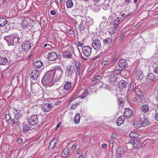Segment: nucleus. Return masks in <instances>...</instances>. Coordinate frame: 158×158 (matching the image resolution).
Returning a JSON list of instances; mask_svg holds the SVG:
<instances>
[{
	"instance_id": "28",
	"label": "nucleus",
	"mask_w": 158,
	"mask_h": 158,
	"mask_svg": "<svg viewBox=\"0 0 158 158\" xmlns=\"http://www.w3.org/2000/svg\"><path fill=\"white\" fill-rule=\"evenodd\" d=\"M117 27H112L109 29L108 31L109 33L111 35L115 34L118 31V30L117 28Z\"/></svg>"
},
{
	"instance_id": "35",
	"label": "nucleus",
	"mask_w": 158,
	"mask_h": 158,
	"mask_svg": "<svg viewBox=\"0 0 158 158\" xmlns=\"http://www.w3.org/2000/svg\"><path fill=\"white\" fill-rule=\"evenodd\" d=\"M81 118V116L78 113H77L74 119V122L75 124H78L79 123Z\"/></svg>"
},
{
	"instance_id": "42",
	"label": "nucleus",
	"mask_w": 158,
	"mask_h": 158,
	"mask_svg": "<svg viewBox=\"0 0 158 158\" xmlns=\"http://www.w3.org/2000/svg\"><path fill=\"white\" fill-rule=\"evenodd\" d=\"M88 94L89 92L88 90L86 89L84 90L82 94L80 96V97L82 99L84 98L88 95Z\"/></svg>"
},
{
	"instance_id": "22",
	"label": "nucleus",
	"mask_w": 158,
	"mask_h": 158,
	"mask_svg": "<svg viewBox=\"0 0 158 158\" xmlns=\"http://www.w3.org/2000/svg\"><path fill=\"white\" fill-rule=\"evenodd\" d=\"M125 116L122 115L119 117L116 120V123L118 126H120L122 124L125 119Z\"/></svg>"
},
{
	"instance_id": "15",
	"label": "nucleus",
	"mask_w": 158,
	"mask_h": 158,
	"mask_svg": "<svg viewBox=\"0 0 158 158\" xmlns=\"http://www.w3.org/2000/svg\"><path fill=\"white\" fill-rule=\"evenodd\" d=\"M52 108V106L49 103H44L42 105V110L45 112L50 111Z\"/></svg>"
},
{
	"instance_id": "41",
	"label": "nucleus",
	"mask_w": 158,
	"mask_h": 158,
	"mask_svg": "<svg viewBox=\"0 0 158 158\" xmlns=\"http://www.w3.org/2000/svg\"><path fill=\"white\" fill-rule=\"evenodd\" d=\"M66 6L68 8H72L73 5V4L72 1L71 0H68L66 2Z\"/></svg>"
},
{
	"instance_id": "37",
	"label": "nucleus",
	"mask_w": 158,
	"mask_h": 158,
	"mask_svg": "<svg viewBox=\"0 0 158 158\" xmlns=\"http://www.w3.org/2000/svg\"><path fill=\"white\" fill-rule=\"evenodd\" d=\"M120 22L119 18L117 17L113 22V27H117L118 26Z\"/></svg>"
},
{
	"instance_id": "64",
	"label": "nucleus",
	"mask_w": 158,
	"mask_h": 158,
	"mask_svg": "<svg viewBox=\"0 0 158 158\" xmlns=\"http://www.w3.org/2000/svg\"><path fill=\"white\" fill-rule=\"evenodd\" d=\"M155 119L157 121H158V113H156L155 116L154 117Z\"/></svg>"
},
{
	"instance_id": "62",
	"label": "nucleus",
	"mask_w": 158,
	"mask_h": 158,
	"mask_svg": "<svg viewBox=\"0 0 158 158\" xmlns=\"http://www.w3.org/2000/svg\"><path fill=\"white\" fill-rule=\"evenodd\" d=\"M77 45L79 47H82V46L83 45V44L79 41H78Z\"/></svg>"
},
{
	"instance_id": "12",
	"label": "nucleus",
	"mask_w": 158,
	"mask_h": 158,
	"mask_svg": "<svg viewBox=\"0 0 158 158\" xmlns=\"http://www.w3.org/2000/svg\"><path fill=\"white\" fill-rule=\"evenodd\" d=\"M67 73L68 76L70 77L75 72V69L73 65H69L67 67Z\"/></svg>"
},
{
	"instance_id": "40",
	"label": "nucleus",
	"mask_w": 158,
	"mask_h": 158,
	"mask_svg": "<svg viewBox=\"0 0 158 158\" xmlns=\"http://www.w3.org/2000/svg\"><path fill=\"white\" fill-rule=\"evenodd\" d=\"M102 8L105 10L108 9L110 7L107 1H106L102 5Z\"/></svg>"
},
{
	"instance_id": "52",
	"label": "nucleus",
	"mask_w": 158,
	"mask_h": 158,
	"mask_svg": "<svg viewBox=\"0 0 158 158\" xmlns=\"http://www.w3.org/2000/svg\"><path fill=\"white\" fill-rule=\"evenodd\" d=\"M118 103L120 104L121 105V106L123 104V100L122 98H118Z\"/></svg>"
},
{
	"instance_id": "63",
	"label": "nucleus",
	"mask_w": 158,
	"mask_h": 158,
	"mask_svg": "<svg viewBox=\"0 0 158 158\" xmlns=\"http://www.w3.org/2000/svg\"><path fill=\"white\" fill-rule=\"evenodd\" d=\"M107 147V145L106 144H103L101 145V147L103 148H105Z\"/></svg>"
},
{
	"instance_id": "45",
	"label": "nucleus",
	"mask_w": 158,
	"mask_h": 158,
	"mask_svg": "<svg viewBox=\"0 0 158 158\" xmlns=\"http://www.w3.org/2000/svg\"><path fill=\"white\" fill-rule=\"evenodd\" d=\"M94 11L98 12L99 11L101 8V7L100 6L96 4L94 6Z\"/></svg>"
},
{
	"instance_id": "18",
	"label": "nucleus",
	"mask_w": 158,
	"mask_h": 158,
	"mask_svg": "<svg viewBox=\"0 0 158 158\" xmlns=\"http://www.w3.org/2000/svg\"><path fill=\"white\" fill-rule=\"evenodd\" d=\"M124 151L121 147L118 148L116 151V155L118 158H121L124 153Z\"/></svg>"
},
{
	"instance_id": "53",
	"label": "nucleus",
	"mask_w": 158,
	"mask_h": 158,
	"mask_svg": "<svg viewBox=\"0 0 158 158\" xmlns=\"http://www.w3.org/2000/svg\"><path fill=\"white\" fill-rule=\"evenodd\" d=\"M121 7L118 6L115 9V11L116 13H117L118 12L119 13L121 11Z\"/></svg>"
},
{
	"instance_id": "32",
	"label": "nucleus",
	"mask_w": 158,
	"mask_h": 158,
	"mask_svg": "<svg viewBox=\"0 0 158 158\" xmlns=\"http://www.w3.org/2000/svg\"><path fill=\"white\" fill-rule=\"evenodd\" d=\"M8 21L4 18H0V27L5 26L7 23Z\"/></svg>"
},
{
	"instance_id": "27",
	"label": "nucleus",
	"mask_w": 158,
	"mask_h": 158,
	"mask_svg": "<svg viewBox=\"0 0 158 158\" xmlns=\"http://www.w3.org/2000/svg\"><path fill=\"white\" fill-rule=\"evenodd\" d=\"M7 62V60L5 57L0 56V65H6Z\"/></svg>"
},
{
	"instance_id": "6",
	"label": "nucleus",
	"mask_w": 158,
	"mask_h": 158,
	"mask_svg": "<svg viewBox=\"0 0 158 158\" xmlns=\"http://www.w3.org/2000/svg\"><path fill=\"white\" fill-rule=\"evenodd\" d=\"M84 55L87 57H89L92 53V48L89 46H84L82 48Z\"/></svg>"
},
{
	"instance_id": "30",
	"label": "nucleus",
	"mask_w": 158,
	"mask_h": 158,
	"mask_svg": "<svg viewBox=\"0 0 158 158\" xmlns=\"http://www.w3.org/2000/svg\"><path fill=\"white\" fill-rule=\"evenodd\" d=\"M57 142V139H52L50 142V144L49 145V148L53 149L55 146Z\"/></svg>"
},
{
	"instance_id": "48",
	"label": "nucleus",
	"mask_w": 158,
	"mask_h": 158,
	"mask_svg": "<svg viewBox=\"0 0 158 158\" xmlns=\"http://www.w3.org/2000/svg\"><path fill=\"white\" fill-rule=\"evenodd\" d=\"M29 129V127L28 125L26 124L24 125L23 130L25 132L27 131Z\"/></svg>"
},
{
	"instance_id": "44",
	"label": "nucleus",
	"mask_w": 158,
	"mask_h": 158,
	"mask_svg": "<svg viewBox=\"0 0 158 158\" xmlns=\"http://www.w3.org/2000/svg\"><path fill=\"white\" fill-rule=\"evenodd\" d=\"M141 122H142V123H141V125H142V127H145L148 124V119L146 118L142 121Z\"/></svg>"
},
{
	"instance_id": "61",
	"label": "nucleus",
	"mask_w": 158,
	"mask_h": 158,
	"mask_svg": "<svg viewBox=\"0 0 158 158\" xmlns=\"http://www.w3.org/2000/svg\"><path fill=\"white\" fill-rule=\"evenodd\" d=\"M102 64L104 65H110V64H109V62H108L107 61H102Z\"/></svg>"
},
{
	"instance_id": "47",
	"label": "nucleus",
	"mask_w": 158,
	"mask_h": 158,
	"mask_svg": "<svg viewBox=\"0 0 158 158\" xmlns=\"http://www.w3.org/2000/svg\"><path fill=\"white\" fill-rule=\"evenodd\" d=\"M142 125H141V123H136L134 124L133 126L136 129H138L142 127Z\"/></svg>"
},
{
	"instance_id": "21",
	"label": "nucleus",
	"mask_w": 158,
	"mask_h": 158,
	"mask_svg": "<svg viewBox=\"0 0 158 158\" xmlns=\"http://www.w3.org/2000/svg\"><path fill=\"white\" fill-rule=\"evenodd\" d=\"M112 39L111 37L106 38L103 39V42L105 46L110 44L112 42Z\"/></svg>"
},
{
	"instance_id": "14",
	"label": "nucleus",
	"mask_w": 158,
	"mask_h": 158,
	"mask_svg": "<svg viewBox=\"0 0 158 158\" xmlns=\"http://www.w3.org/2000/svg\"><path fill=\"white\" fill-rule=\"evenodd\" d=\"M130 143L132 144L134 148H138L141 146V143L139 140L134 139L130 140Z\"/></svg>"
},
{
	"instance_id": "29",
	"label": "nucleus",
	"mask_w": 158,
	"mask_h": 158,
	"mask_svg": "<svg viewBox=\"0 0 158 158\" xmlns=\"http://www.w3.org/2000/svg\"><path fill=\"white\" fill-rule=\"evenodd\" d=\"M140 109L141 111L144 113L148 112L149 110V107L147 105H142L140 107Z\"/></svg>"
},
{
	"instance_id": "33",
	"label": "nucleus",
	"mask_w": 158,
	"mask_h": 158,
	"mask_svg": "<svg viewBox=\"0 0 158 158\" xmlns=\"http://www.w3.org/2000/svg\"><path fill=\"white\" fill-rule=\"evenodd\" d=\"M72 54L70 51H67L64 52L63 54V56L64 58H71L72 57Z\"/></svg>"
},
{
	"instance_id": "24",
	"label": "nucleus",
	"mask_w": 158,
	"mask_h": 158,
	"mask_svg": "<svg viewBox=\"0 0 158 158\" xmlns=\"http://www.w3.org/2000/svg\"><path fill=\"white\" fill-rule=\"evenodd\" d=\"M74 63L75 64V66L77 71L79 73H80V71L82 68V65L81 63L77 61H74Z\"/></svg>"
},
{
	"instance_id": "20",
	"label": "nucleus",
	"mask_w": 158,
	"mask_h": 158,
	"mask_svg": "<svg viewBox=\"0 0 158 158\" xmlns=\"http://www.w3.org/2000/svg\"><path fill=\"white\" fill-rule=\"evenodd\" d=\"M155 79V75L152 73H149L147 76V80L148 81L152 82Z\"/></svg>"
},
{
	"instance_id": "11",
	"label": "nucleus",
	"mask_w": 158,
	"mask_h": 158,
	"mask_svg": "<svg viewBox=\"0 0 158 158\" xmlns=\"http://www.w3.org/2000/svg\"><path fill=\"white\" fill-rule=\"evenodd\" d=\"M58 57L56 53L53 52H51L48 53L47 58L50 61H54L56 60Z\"/></svg>"
},
{
	"instance_id": "25",
	"label": "nucleus",
	"mask_w": 158,
	"mask_h": 158,
	"mask_svg": "<svg viewBox=\"0 0 158 158\" xmlns=\"http://www.w3.org/2000/svg\"><path fill=\"white\" fill-rule=\"evenodd\" d=\"M102 79V76L100 75L98 76L93 79L92 80V81L94 84L97 85L98 84H99Z\"/></svg>"
},
{
	"instance_id": "1",
	"label": "nucleus",
	"mask_w": 158,
	"mask_h": 158,
	"mask_svg": "<svg viewBox=\"0 0 158 158\" xmlns=\"http://www.w3.org/2000/svg\"><path fill=\"white\" fill-rule=\"evenodd\" d=\"M77 23H80L79 27L81 30H83L85 27H88L93 24V20L89 17L78 16L76 18Z\"/></svg>"
},
{
	"instance_id": "54",
	"label": "nucleus",
	"mask_w": 158,
	"mask_h": 158,
	"mask_svg": "<svg viewBox=\"0 0 158 158\" xmlns=\"http://www.w3.org/2000/svg\"><path fill=\"white\" fill-rule=\"evenodd\" d=\"M153 72L155 73L158 74V66H156L154 68Z\"/></svg>"
},
{
	"instance_id": "51",
	"label": "nucleus",
	"mask_w": 158,
	"mask_h": 158,
	"mask_svg": "<svg viewBox=\"0 0 158 158\" xmlns=\"http://www.w3.org/2000/svg\"><path fill=\"white\" fill-rule=\"evenodd\" d=\"M139 119L140 120V122H141L146 118H145V115L144 114H141L139 116Z\"/></svg>"
},
{
	"instance_id": "19",
	"label": "nucleus",
	"mask_w": 158,
	"mask_h": 158,
	"mask_svg": "<svg viewBox=\"0 0 158 158\" xmlns=\"http://www.w3.org/2000/svg\"><path fill=\"white\" fill-rule=\"evenodd\" d=\"M132 112L131 109L130 108H126L124 113V116L127 118H129L132 115Z\"/></svg>"
},
{
	"instance_id": "39",
	"label": "nucleus",
	"mask_w": 158,
	"mask_h": 158,
	"mask_svg": "<svg viewBox=\"0 0 158 158\" xmlns=\"http://www.w3.org/2000/svg\"><path fill=\"white\" fill-rule=\"evenodd\" d=\"M135 94L136 96L138 97L139 98L143 97V96L141 90L138 89L135 90Z\"/></svg>"
},
{
	"instance_id": "59",
	"label": "nucleus",
	"mask_w": 158,
	"mask_h": 158,
	"mask_svg": "<svg viewBox=\"0 0 158 158\" xmlns=\"http://www.w3.org/2000/svg\"><path fill=\"white\" fill-rule=\"evenodd\" d=\"M117 135L115 133H113L111 135V138H116L117 137Z\"/></svg>"
},
{
	"instance_id": "2",
	"label": "nucleus",
	"mask_w": 158,
	"mask_h": 158,
	"mask_svg": "<svg viewBox=\"0 0 158 158\" xmlns=\"http://www.w3.org/2000/svg\"><path fill=\"white\" fill-rule=\"evenodd\" d=\"M52 72L51 71L47 72L42 80V83L43 85L46 86L51 81L53 77Z\"/></svg>"
},
{
	"instance_id": "55",
	"label": "nucleus",
	"mask_w": 158,
	"mask_h": 158,
	"mask_svg": "<svg viewBox=\"0 0 158 158\" xmlns=\"http://www.w3.org/2000/svg\"><path fill=\"white\" fill-rule=\"evenodd\" d=\"M140 100L139 101L141 103H143L145 102V100L143 96V97L139 98Z\"/></svg>"
},
{
	"instance_id": "34",
	"label": "nucleus",
	"mask_w": 158,
	"mask_h": 158,
	"mask_svg": "<svg viewBox=\"0 0 158 158\" xmlns=\"http://www.w3.org/2000/svg\"><path fill=\"white\" fill-rule=\"evenodd\" d=\"M118 87L121 89L124 88L126 87V82L123 80L120 81L118 83Z\"/></svg>"
},
{
	"instance_id": "57",
	"label": "nucleus",
	"mask_w": 158,
	"mask_h": 158,
	"mask_svg": "<svg viewBox=\"0 0 158 158\" xmlns=\"http://www.w3.org/2000/svg\"><path fill=\"white\" fill-rule=\"evenodd\" d=\"M78 144L77 143H75L73 144L71 148L73 150H74L77 146Z\"/></svg>"
},
{
	"instance_id": "46",
	"label": "nucleus",
	"mask_w": 158,
	"mask_h": 158,
	"mask_svg": "<svg viewBox=\"0 0 158 158\" xmlns=\"http://www.w3.org/2000/svg\"><path fill=\"white\" fill-rule=\"evenodd\" d=\"M106 24V23L105 21L102 22L99 25L100 28L102 29L104 28Z\"/></svg>"
},
{
	"instance_id": "38",
	"label": "nucleus",
	"mask_w": 158,
	"mask_h": 158,
	"mask_svg": "<svg viewBox=\"0 0 158 158\" xmlns=\"http://www.w3.org/2000/svg\"><path fill=\"white\" fill-rule=\"evenodd\" d=\"M129 136L131 138H136L139 136V135L135 132L131 131L129 134Z\"/></svg>"
},
{
	"instance_id": "56",
	"label": "nucleus",
	"mask_w": 158,
	"mask_h": 158,
	"mask_svg": "<svg viewBox=\"0 0 158 158\" xmlns=\"http://www.w3.org/2000/svg\"><path fill=\"white\" fill-rule=\"evenodd\" d=\"M78 105V103H76V104H73L71 106V108L73 110H74L77 107V106Z\"/></svg>"
},
{
	"instance_id": "58",
	"label": "nucleus",
	"mask_w": 158,
	"mask_h": 158,
	"mask_svg": "<svg viewBox=\"0 0 158 158\" xmlns=\"http://www.w3.org/2000/svg\"><path fill=\"white\" fill-rule=\"evenodd\" d=\"M5 117L6 120L8 121L10 120L11 118L10 116V114H6L5 115Z\"/></svg>"
},
{
	"instance_id": "60",
	"label": "nucleus",
	"mask_w": 158,
	"mask_h": 158,
	"mask_svg": "<svg viewBox=\"0 0 158 158\" xmlns=\"http://www.w3.org/2000/svg\"><path fill=\"white\" fill-rule=\"evenodd\" d=\"M116 61L115 60H114L113 59L111 61V62H109V64H110V66H113V64H114V63H115Z\"/></svg>"
},
{
	"instance_id": "5",
	"label": "nucleus",
	"mask_w": 158,
	"mask_h": 158,
	"mask_svg": "<svg viewBox=\"0 0 158 158\" xmlns=\"http://www.w3.org/2000/svg\"><path fill=\"white\" fill-rule=\"evenodd\" d=\"M29 123L31 125L35 126L39 123L38 116L37 115H34L31 116L28 119Z\"/></svg>"
},
{
	"instance_id": "7",
	"label": "nucleus",
	"mask_w": 158,
	"mask_h": 158,
	"mask_svg": "<svg viewBox=\"0 0 158 158\" xmlns=\"http://www.w3.org/2000/svg\"><path fill=\"white\" fill-rule=\"evenodd\" d=\"M9 113L11 115V113L14 114L15 118L16 119H19L22 115V112L20 110H16L15 109H11L9 111Z\"/></svg>"
},
{
	"instance_id": "49",
	"label": "nucleus",
	"mask_w": 158,
	"mask_h": 158,
	"mask_svg": "<svg viewBox=\"0 0 158 158\" xmlns=\"http://www.w3.org/2000/svg\"><path fill=\"white\" fill-rule=\"evenodd\" d=\"M20 38L18 37H15L14 36V40H15L14 42L15 44H19L20 43Z\"/></svg>"
},
{
	"instance_id": "8",
	"label": "nucleus",
	"mask_w": 158,
	"mask_h": 158,
	"mask_svg": "<svg viewBox=\"0 0 158 158\" xmlns=\"http://www.w3.org/2000/svg\"><path fill=\"white\" fill-rule=\"evenodd\" d=\"M92 46L95 50L100 49L102 48L101 43L100 40L95 39L92 42Z\"/></svg>"
},
{
	"instance_id": "36",
	"label": "nucleus",
	"mask_w": 158,
	"mask_h": 158,
	"mask_svg": "<svg viewBox=\"0 0 158 158\" xmlns=\"http://www.w3.org/2000/svg\"><path fill=\"white\" fill-rule=\"evenodd\" d=\"M42 63L40 61H37L34 63V66L35 68H39L42 65Z\"/></svg>"
},
{
	"instance_id": "10",
	"label": "nucleus",
	"mask_w": 158,
	"mask_h": 158,
	"mask_svg": "<svg viewBox=\"0 0 158 158\" xmlns=\"http://www.w3.org/2000/svg\"><path fill=\"white\" fill-rule=\"evenodd\" d=\"M23 51L24 50L22 48L20 49V47L19 46L16 47L13 50L14 53L16 54V55L19 57L23 56Z\"/></svg>"
},
{
	"instance_id": "9",
	"label": "nucleus",
	"mask_w": 158,
	"mask_h": 158,
	"mask_svg": "<svg viewBox=\"0 0 158 158\" xmlns=\"http://www.w3.org/2000/svg\"><path fill=\"white\" fill-rule=\"evenodd\" d=\"M31 48V44L29 41H27L23 42L22 45V49L25 52H27Z\"/></svg>"
},
{
	"instance_id": "16",
	"label": "nucleus",
	"mask_w": 158,
	"mask_h": 158,
	"mask_svg": "<svg viewBox=\"0 0 158 158\" xmlns=\"http://www.w3.org/2000/svg\"><path fill=\"white\" fill-rule=\"evenodd\" d=\"M14 36L13 35H8L5 36L4 37V39L8 44L12 45L15 40H14Z\"/></svg>"
},
{
	"instance_id": "17",
	"label": "nucleus",
	"mask_w": 158,
	"mask_h": 158,
	"mask_svg": "<svg viewBox=\"0 0 158 158\" xmlns=\"http://www.w3.org/2000/svg\"><path fill=\"white\" fill-rule=\"evenodd\" d=\"M135 78L138 80H141L143 78V73L142 71L138 70L135 73Z\"/></svg>"
},
{
	"instance_id": "43",
	"label": "nucleus",
	"mask_w": 158,
	"mask_h": 158,
	"mask_svg": "<svg viewBox=\"0 0 158 158\" xmlns=\"http://www.w3.org/2000/svg\"><path fill=\"white\" fill-rule=\"evenodd\" d=\"M129 15L128 14H126L125 13H120V16L118 18H119V19L120 18L122 19H124L127 16H128Z\"/></svg>"
},
{
	"instance_id": "23",
	"label": "nucleus",
	"mask_w": 158,
	"mask_h": 158,
	"mask_svg": "<svg viewBox=\"0 0 158 158\" xmlns=\"http://www.w3.org/2000/svg\"><path fill=\"white\" fill-rule=\"evenodd\" d=\"M72 87L71 83L69 82H67L65 83L64 86V89L65 91H64V93L65 94H68L70 93V92H66L65 90H69Z\"/></svg>"
},
{
	"instance_id": "3",
	"label": "nucleus",
	"mask_w": 158,
	"mask_h": 158,
	"mask_svg": "<svg viewBox=\"0 0 158 158\" xmlns=\"http://www.w3.org/2000/svg\"><path fill=\"white\" fill-rule=\"evenodd\" d=\"M63 73V71L60 66H56L55 68V73L54 75V79L55 81L59 80L62 77Z\"/></svg>"
},
{
	"instance_id": "13",
	"label": "nucleus",
	"mask_w": 158,
	"mask_h": 158,
	"mask_svg": "<svg viewBox=\"0 0 158 158\" xmlns=\"http://www.w3.org/2000/svg\"><path fill=\"white\" fill-rule=\"evenodd\" d=\"M118 65L120 68H125L127 67L128 64L125 60L121 59L118 61Z\"/></svg>"
},
{
	"instance_id": "31",
	"label": "nucleus",
	"mask_w": 158,
	"mask_h": 158,
	"mask_svg": "<svg viewBox=\"0 0 158 158\" xmlns=\"http://www.w3.org/2000/svg\"><path fill=\"white\" fill-rule=\"evenodd\" d=\"M70 152V149L68 148H65L63 151L62 153V156L64 157H66L67 155Z\"/></svg>"
},
{
	"instance_id": "50",
	"label": "nucleus",
	"mask_w": 158,
	"mask_h": 158,
	"mask_svg": "<svg viewBox=\"0 0 158 158\" xmlns=\"http://www.w3.org/2000/svg\"><path fill=\"white\" fill-rule=\"evenodd\" d=\"M118 57V53H115L114 56L113 58V60H114L117 61Z\"/></svg>"
},
{
	"instance_id": "4",
	"label": "nucleus",
	"mask_w": 158,
	"mask_h": 158,
	"mask_svg": "<svg viewBox=\"0 0 158 158\" xmlns=\"http://www.w3.org/2000/svg\"><path fill=\"white\" fill-rule=\"evenodd\" d=\"M41 73V72L37 69L33 70L31 74V82H33L34 81L37 82Z\"/></svg>"
},
{
	"instance_id": "26",
	"label": "nucleus",
	"mask_w": 158,
	"mask_h": 158,
	"mask_svg": "<svg viewBox=\"0 0 158 158\" xmlns=\"http://www.w3.org/2000/svg\"><path fill=\"white\" fill-rule=\"evenodd\" d=\"M22 27L24 29H26L28 27L29 24L28 19H24L23 20L21 23Z\"/></svg>"
}]
</instances>
